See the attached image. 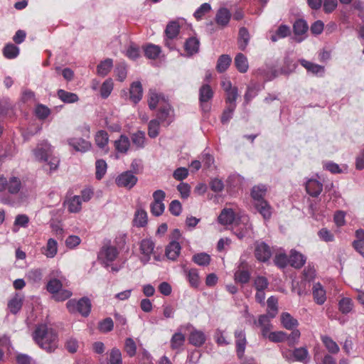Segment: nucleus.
Segmentation results:
<instances>
[{"label":"nucleus","mask_w":364,"mask_h":364,"mask_svg":"<svg viewBox=\"0 0 364 364\" xmlns=\"http://www.w3.org/2000/svg\"><path fill=\"white\" fill-rule=\"evenodd\" d=\"M109 364H122V353L119 349L113 348L109 353Z\"/></svg>","instance_id":"obj_55"},{"label":"nucleus","mask_w":364,"mask_h":364,"mask_svg":"<svg viewBox=\"0 0 364 364\" xmlns=\"http://www.w3.org/2000/svg\"><path fill=\"white\" fill-rule=\"evenodd\" d=\"M192 260L199 266H208L210 262V256L205 252L195 254Z\"/></svg>","instance_id":"obj_42"},{"label":"nucleus","mask_w":364,"mask_h":364,"mask_svg":"<svg viewBox=\"0 0 364 364\" xmlns=\"http://www.w3.org/2000/svg\"><path fill=\"white\" fill-rule=\"evenodd\" d=\"M234 63L236 68L240 73H245L247 71L249 68L248 61L247 57L244 54L241 53H237L235 58Z\"/></svg>","instance_id":"obj_25"},{"label":"nucleus","mask_w":364,"mask_h":364,"mask_svg":"<svg viewBox=\"0 0 364 364\" xmlns=\"http://www.w3.org/2000/svg\"><path fill=\"white\" fill-rule=\"evenodd\" d=\"M67 142L75 151L82 153L89 151L92 146L90 141L82 138H69Z\"/></svg>","instance_id":"obj_10"},{"label":"nucleus","mask_w":364,"mask_h":364,"mask_svg":"<svg viewBox=\"0 0 364 364\" xmlns=\"http://www.w3.org/2000/svg\"><path fill=\"white\" fill-rule=\"evenodd\" d=\"M114 144L117 151L125 154L129 150L130 141L126 135L122 134L117 140L114 141Z\"/></svg>","instance_id":"obj_24"},{"label":"nucleus","mask_w":364,"mask_h":364,"mask_svg":"<svg viewBox=\"0 0 364 364\" xmlns=\"http://www.w3.org/2000/svg\"><path fill=\"white\" fill-rule=\"evenodd\" d=\"M267 188L264 185L255 186L251 191V196L255 202L264 200V197L266 194Z\"/></svg>","instance_id":"obj_35"},{"label":"nucleus","mask_w":364,"mask_h":364,"mask_svg":"<svg viewBox=\"0 0 364 364\" xmlns=\"http://www.w3.org/2000/svg\"><path fill=\"white\" fill-rule=\"evenodd\" d=\"M50 114V109L42 104H39L36 108V114L40 119H46Z\"/></svg>","instance_id":"obj_58"},{"label":"nucleus","mask_w":364,"mask_h":364,"mask_svg":"<svg viewBox=\"0 0 364 364\" xmlns=\"http://www.w3.org/2000/svg\"><path fill=\"white\" fill-rule=\"evenodd\" d=\"M119 251L114 246L105 245L100 251V257L106 267L109 265L110 262H114L118 257Z\"/></svg>","instance_id":"obj_7"},{"label":"nucleus","mask_w":364,"mask_h":364,"mask_svg":"<svg viewBox=\"0 0 364 364\" xmlns=\"http://www.w3.org/2000/svg\"><path fill=\"white\" fill-rule=\"evenodd\" d=\"M274 262L279 268H284L289 264V258L286 254L280 253L274 257Z\"/></svg>","instance_id":"obj_59"},{"label":"nucleus","mask_w":364,"mask_h":364,"mask_svg":"<svg viewBox=\"0 0 364 364\" xmlns=\"http://www.w3.org/2000/svg\"><path fill=\"white\" fill-rule=\"evenodd\" d=\"M291 34L289 26L282 24L280 25L275 33L272 35L270 39L272 42H276L279 38H284L289 36Z\"/></svg>","instance_id":"obj_32"},{"label":"nucleus","mask_w":364,"mask_h":364,"mask_svg":"<svg viewBox=\"0 0 364 364\" xmlns=\"http://www.w3.org/2000/svg\"><path fill=\"white\" fill-rule=\"evenodd\" d=\"M124 350L129 357H134L136 353V344L132 338H127L124 341Z\"/></svg>","instance_id":"obj_48"},{"label":"nucleus","mask_w":364,"mask_h":364,"mask_svg":"<svg viewBox=\"0 0 364 364\" xmlns=\"http://www.w3.org/2000/svg\"><path fill=\"white\" fill-rule=\"evenodd\" d=\"M114 323L111 318H106L99 323V329L103 333H107L113 329Z\"/></svg>","instance_id":"obj_60"},{"label":"nucleus","mask_w":364,"mask_h":364,"mask_svg":"<svg viewBox=\"0 0 364 364\" xmlns=\"http://www.w3.org/2000/svg\"><path fill=\"white\" fill-rule=\"evenodd\" d=\"M250 278V273L246 270H238L235 274V279L241 284H246Z\"/></svg>","instance_id":"obj_62"},{"label":"nucleus","mask_w":364,"mask_h":364,"mask_svg":"<svg viewBox=\"0 0 364 364\" xmlns=\"http://www.w3.org/2000/svg\"><path fill=\"white\" fill-rule=\"evenodd\" d=\"M23 305V299L18 295H16L8 302V309L13 314H16L21 309Z\"/></svg>","instance_id":"obj_37"},{"label":"nucleus","mask_w":364,"mask_h":364,"mask_svg":"<svg viewBox=\"0 0 364 364\" xmlns=\"http://www.w3.org/2000/svg\"><path fill=\"white\" fill-rule=\"evenodd\" d=\"M186 277L190 283V285L193 288H197L199 286V276L196 269H191L185 271Z\"/></svg>","instance_id":"obj_45"},{"label":"nucleus","mask_w":364,"mask_h":364,"mask_svg":"<svg viewBox=\"0 0 364 364\" xmlns=\"http://www.w3.org/2000/svg\"><path fill=\"white\" fill-rule=\"evenodd\" d=\"M109 141V136L106 131L100 130L95 135V143L101 149H105Z\"/></svg>","instance_id":"obj_44"},{"label":"nucleus","mask_w":364,"mask_h":364,"mask_svg":"<svg viewBox=\"0 0 364 364\" xmlns=\"http://www.w3.org/2000/svg\"><path fill=\"white\" fill-rule=\"evenodd\" d=\"M300 64L305 68L309 72L313 74L317 75L318 73H324V67L318 64H315L305 59L299 60Z\"/></svg>","instance_id":"obj_26"},{"label":"nucleus","mask_w":364,"mask_h":364,"mask_svg":"<svg viewBox=\"0 0 364 364\" xmlns=\"http://www.w3.org/2000/svg\"><path fill=\"white\" fill-rule=\"evenodd\" d=\"M250 35L247 28L241 27L239 29L237 45L240 50L244 51L249 44Z\"/></svg>","instance_id":"obj_17"},{"label":"nucleus","mask_w":364,"mask_h":364,"mask_svg":"<svg viewBox=\"0 0 364 364\" xmlns=\"http://www.w3.org/2000/svg\"><path fill=\"white\" fill-rule=\"evenodd\" d=\"M33 154L38 161H48L50 155L52 154L51 146L47 142L39 144L33 150Z\"/></svg>","instance_id":"obj_9"},{"label":"nucleus","mask_w":364,"mask_h":364,"mask_svg":"<svg viewBox=\"0 0 364 364\" xmlns=\"http://www.w3.org/2000/svg\"><path fill=\"white\" fill-rule=\"evenodd\" d=\"M235 338L236 353L238 358H242L245 354L247 339L245 332L242 329H237L234 333Z\"/></svg>","instance_id":"obj_8"},{"label":"nucleus","mask_w":364,"mask_h":364,"mask_svg":"<svg viewBox=\"0 0 364 364\" xmlns=\"http://www.w3.org/2000/svg\"><path fill=\"white\" fill-rule=\"evenodd\" d=\"M132 143L137 149H143L145 146V133L142 131H138L134 133L131 136Z\"/></svg>","instance_id":"obj_43"},{"label":"nucleus","mask_w":364,"mask_h":364,"mask_svg":"<svg viewBox=\"0 0 364 364\" xmlns=\"http://www.w3.org/2000/svg\"><path fill=\"white\" fill-rule=\"evenodd\" d=\"M200 41L196 37L188 38L184 45L185 50L189 55H193L198 53Z\"/></svg>","instance_id":"obj_21"},{"label":"nucleus","mask_w":364,"mask_h":364,"mask_svg":"<svg viewBox=\"0 0 364 364\" xmlns=\"http://www.w3.org/2000/svg\"><path fill=\"white\" fill-rule=\"evenodd\" d=\"M19 48L13 43H7L3 48V55L7 59L16 58L19 54Z\"/></svg>","instance_id":"obj_33"},{"label":"nucleus","mask_w":364,"mask_h":364,"mask_svg":"<svg viewBox=\"0 0 364 364\" xmlns=\"http://www.w3.org/2000/svg\"><path fill=\"white\" fill-rule=\"evenodd\" d=\"M112 66L113 60L111 58L105 59L97 65V74L102 77L106 76L111 70Z\"/></svg>","instance_id":"obj_34"},{"label":"nucleus","mask_w":364,"mask_h":364,"mask_svg":"<svg viewBox=\"0 0 364 364\" xmlns=\"http://www.w3.org/2000/svg\"><path fill=\"white\" fill-rule=\"evenodd\" d=\"M322 190V183L316 179H310L306 183V191L312 197H317Z\"/></svg>","instance_id":"obj_14"},{"label":"nucleus","mask_w":364,"mask_h":364,"mask_svg":"<svg viewBox=\"0 0 364 364\" xmlns=\"http://www.w3.org/2000/svg\"><path fill=\"white\" fill-rule=\"evenodd\" d=\"M287 333L282 331H273L269 333L268 339L273 343H282L286 341Z\"/></svg>","instance_id":"obj_54"},{"label":"nucleus","mask_w":364,"mask_h":364,"mask_svg":"<svg viewBox=\"0 0 364 364\" xmlns=\"http://www.w3.org/2000/svg\"><path fill=\"white\" fill-rule=\"evenodd\" d=\"M181 245L178 241L172 240L166 247V256L168 259L176 260L181 252Z\"/></svg>","instance_id":"obj_16"},{"label":"nucleus","mask_w":364,"mask_h":364,"mask_svg":"<svg viewBox=\"0 0 364 364\" xmlns=\"http://www.w3.org/2000/svg\"><path fill=\"white\" fill-rule=\"evenodd\" d=\"M63 287L62 282L57 279H50L46 286L47 291L53 295Z\"/></svg>","instance_id":"obj_56"},{"label":"nucleus","mask_w":364,"mask_h":364,"mask_svg":"<svg viewBox=\"0 0 364 364\" xmlns=\"http://www.w3.org/2000/svg\"><path fill=\"white\" fill-rule=\"evenodd\" d=\"M160 98L161 95H159L155 90L151 89L149 90L148 104L150 109L154 110L156 108Z\"/></svg>","instance_id":"obj_53"},{"label":"nucleus","mask_w":364,"mask_h":364,"mask_svg":"<svg viewBox=\"0 0 364 364\" xmlns=\"http://www.w3.org/2000/svg\"><path fill=\"white\" fill-rule=\"evenodd\" d=\"M321 341L330 353L336 354L339 352V346L331 337L323 336Z\"/></svg>","instance_id":"obj_36"},{"label":"nucleus","mask_w":364,"mask_h":364,"mask_svg":"<svg viewBox=\"0 0 364 364\" xmlns=\"http://www.w3.org/2000/svg\"><path fill=\"white\" fill-rule=\"evenodd\" d=\"M254 286L256 290H265L269 286V282L266 277L259 276L255 278Z\"/></svg>","instance_id":"obj_64"},{"label":"nucleus","mask_w":364,"mask_h":364,"mask_svg":"<svg viewBox=\"0 0 364 364\" xmlns=\"http://www.w3.org/2000/svg\"><path fill=\"white\" fill-rule=\"evenodd\" d=\"M306 262V257L304 255L296 252V250H291L289 256V264L291 267L299 269Z\"/></svg>","instance_id":"obj_20"},{"label":"nucleus","mask_w":364,"mask_h":364,"mask_svg":"<svg viewBox=\"0 0 364 364\" xmlns=\"http://www.w3.org/2000/svg\"><path fill=\"white\" fill-rule=\"evenodd\" d=\"M66 307L70 314L78 313L83 317H87L91 311L92 304L90 299L84 296L79 300H68Z\"/></svg>","instance_id":"obj_2"},{"label":"nucleus","mask_w":364,"mask_h":364,"mask_svg":"<svg viewBox=\"0 0 364 364\" xmlns=\"http://www.w3.org/2000/svg\"><path fill=\"white\" fill-rule=\"evenodd\" d=\"M151 213L155 216H160L163 214L165 210V205L164 203L152 202L150 205Z\"/></svg>","instance_id":"obj_63"},{"label":"nucleus","mask_w":364,"mask_h":364,"mask_svg":"<svg viewBox=\"0 0 364 364\" xmlns=\"http://www.w3.org/2000/svg\"><path fill=\"white\" fill-rule=\"evenodd\" d=\"M180 26L176 21L170 22L165 29L166 37L168 38H175L179 33Z\"/></svg>","instance_id":"obj_40"},{"label":"nucleus","mask_w":364,"mask_h":364,"mask_svg":"<svg viewBox=\"0 0 364 364\" xmlns=\"http://www.w3.org/2000/svg\"><path fill=\"white\" fill-rule=\"evenodd\" d=\"M33 338L40 348L51 353L58 347V335L46 324H39L33 333Z\"/></svg>","instance_id":"obj_1"},{"label":"nucleus","mask_w":364,"mask_h":364,"mask_svg":"<svg viewBox=\"0 0 364 364\" xmlns=\"http://www.w3.org/2000/svg\"><path fill=\"white\" fill-rule=\"evenodd\" d=\"M236 108V105L232 104L231 105H228L226 108L223 110L220 121L222 124H225L229 122V121L232 118L233 112Z\"/></svg>","instance_id":"obj_52"},{"label":"nucleus","mask_w":364,"mask_h":364,"mask_svg":"<svg viewBox=\"0 0 364 364\" xmlns=\"http://www.w3.org/2000/svg\"><path fill=\"white\" fill-rule=\"evenodd\" d=\"M185 342V336L180 332L175 333L171 339V346L173 349L181 348Z\"/></svg>","instance_id":"obj_51"},{"label":"nucleus","mask_w":364,"mask_h":364,"mask_svg":"<svg viewBox=\"0 0 364 364\" xmlns=\"http://www.w3.org/2000/svg\"><path fill=\"white\" fill-rule=\"evenodd\" d=\"M235 218V213L231 208H224L218 216V222L223 225L232 224Z\"/></svg>","instance_id":"obj_19"},{"label":"nucleus","mask_w":364,"mask_h":364,"mask_svg":"<svg viewBox=\"0 0 364 364\" xmlns=\"http://www.w3.org/2000/svg\"><path fill=\"white\" fill-rule=\"evenodd\" d=\"M188 340L191 344L199 347L205 343V336L202 331L194 330L190 333Z\"/></svg>","instance_id":"obj_27"},{"label":"nucleus","mask_w":364,"mask_h":364,"mask_svg":"<svg viewBox=\"0 0 364 364\" xmlns=\"http://www.w3.org/2000/svg\"><path fill=\"white\" fill-rule=\"evenodd\" d=\"M137 181V177L132 171H127L117 176L116 183L119 187L131 189L136 185Z\"/></svg>","instance_id":"obj_5"},{"label":"nucleus","mask_w":364,"mask_h":364,"mask_svg":"<svg viewBox=\"0 0 364 364\" xmlns=\"http://www.w3.org/2000/svg\"><path fill=\"white\" fill-rule=\"evenodd\" d=\"M313 296L316 302L321 305L326 301V292L320 283H316L313 287Z\"/></svg>","instance_id":"obj_28"},{"label":"nucleus","mask_w":364,"mask_h":364,"mask_svg":"<svg viewBox=\"0 0 364 364\" xmlns=\"http://www.w3.org/2000/svg\"><path fill=\"white\" fill-rule=\"evenodd\" d=\"M58 252V243L53 238H50L45 247L44 255L48 258L54 257Z\"/></svg>","instance_id":"obj_38"},{"label":"nucleus","mask_w":364,"mask_h":364,"mask_svg":"<svg viewBox=\"0 0 364 364\" xmlns=\"http://www.w3.org/2000/svg\"><path fill=\"white\" fill-rule=\"evenodd\" d=\"M116 75L117 77V80L120 82H122L124 80V79L127 77V68L124 63H121L116 65L115 70H114Z\"/></svg>","instance_id":"obj_61"},{"label":"nucleus","mask_w":364,"mask_h":364,"mask_svg":"<svg viewBox=\"0 0 364 364\" xmlns=\"http://www.w3.org/2000/svg\"><path fill=\"white\" fill-rule=\"evenodd\" d=\"M255 209L262 215L264 220H269L272 216V208L269 203L264 200H260L254 203Z\"/></svg>","instance_id":"obj_15"},{"label":"nucleus","mask_w":364,"mask_h":364,"mask_svg":"<svg viewBox=\"0 0 364 364\" xmlns=\"http://www.w3.org/2000/svg\"><path fill=\"white\" fill-rule=\"evenodd\" d=\"M160 122L158 119H151L148 124V135L154 139L159 134Z\"/></svg>","instance_id":"obj_50"},{"label":"nucleus","mask_w":364,"mask_h":364,"mask_svg":"<svg viewBox=\"0 0 364 364\" xmlns=\"http://www.w3.org/2000/svg\"><path fill=\"white\" fill-rule=\"evenodd\" d=\"M143 88L141 83L139 81L132 83L129 90V98L134 103L137 104L142 98Z\"/></svg>","instance_id":"obj_12"},{"label":"nucleus","mask_w":364,"mask_h":364,"mask_svg":"<svg viewBox=\"0 0 364 364\" xmlns=\"http://www.w3.org/2000/svg\"><path fill=\"white\" fill-rule=\"evenodd\" d=\"M113 81L112 79H107L100 87V95L102 98H107L113 90Z\"/></svg>","instance_id":"obj_49"},{"label":"nucleus","mask_w":364,"mask_h":364,"mask_svg":"<svg viewBox=\"0 0 364 364\" xmlns=\"http://www.w3.org/2000/svg\"><path fill=\"white\" fill-rule=\"evenodd\" d=\"M134 225L142 228L147 224V213L144 210L136 211L134 218Z\"/></svg>","instance_id":"obj_41"},{"label":"nucleus","mask_w":364,"mask_h":364,"mask_svg":"<svg viewBox=\"0 0 364 364\" xmlns=\"http://www.w3.org/2000/svg\"><path fill=\"white\" fill-rule=\"evenodd\" d=\"M66 203L70 213H78L82 208V200L80 196H74L68 199Z\"/></svg>","instance_id":"obj_29"},{"label":"nucleus","mask_w":364,"mask_h":364,"mask_svg":"<svg viewBox=\"0 0 364 364\" xmlns=\"http://www.w3.org/2000/svg\"><path fill=\"white\" fill-rule=\"evenodd\" d=\"M107 165L105 160L99 159L95 162V177L97 180H100L103 178L107 172Z\"/></svg>","instance_id":"obj_46"},{"label":"nucleus","mask_w":364,"mask_h":364,"mask_svg":"<svg viewBox=\"0 0 364 364\" xmlns=\"http://www.w3.org/2000/svg\"><path fill=\"white\" fill-rule=\"evenodd\" d=\"M353 304L350 298L344 297L338 302L339 311L344 314H348L353 309Z\"/></svg>","instance_id":"obj_47"},{"label":"nucleus","mask_w":364,"mask_h":364,"mask_svg":"<svg viewBox=\"0 0 364 364\" xmlns=\"http://www.w3.org/2000/svg\"><path fill=\"white\" fill-rule=\"evenodd\" d=\"M214 92L211 87L205 84L199 89V102L203 112H208L210 109L208 102L213 97Z\"/></svg>","instance_id":"obj_4"},{"label":"nucleus","mask_w":364,"mask_h":364,"mask_svg":"<svg viewBox=\"0 0 364 364\" xmlns=\"http://www.w3.org/2000/svg\"><path fill=\"white\" fill-rule=\"evenodd\" d=\"M21 188V181L19 178L12 176L8 180L6 190L11 194H17Z\"/></svg>","instance_id":"obj_31"},{"label":"nucleus","mask_w":364,"mask_h":364,"mask_svg":"<svg viewBox=\"0 0 364 364\" xmlns=\"http://www.w3.org/2000/svg\"><path fill=\"white\" fill-rule=\"evenodd\" d=\"M281 323L284 328L287 330H293L299 326V321L289 313L284 312L281 314Z\"/></svg>","instance_id":"obj_18"},{"label":"nucleus","mask_w":364,"mask_h":364,"mask_svg":"<svg viewBox=\"0 0 364 364\" xmlns=\"http://www.w3.org/2000/svg\"><path fill=\"white\" fill-rule=\"evenodd\" d=\"M308 29L309 26L306 21L302 18L296 20L293 25V31L296 36L306 33Z\"/></svg>","instance_id":"obj_39"},{"label":"nucleus","mask_w":364,"mask_h":364,"mask_svg":"<svg viewBox=\"0 0 364 364\" xmlns=\"http://www.w3.org/2000/svg\"><path fill=\"white\" fill-rule=\"evenodd\" d=\"M231 18V13L227 8H220L215 15L216 23L221 26L225 27L228 23Z\"/></svg>","instance_id":"obj_13"},{"label":"nucleus","mask_w":364,"mask_h":364,"mask_svg":"<svg viewBox=\"0 0 364 364\" xmlns=\"http://www.w3.org/2000/svg\"><path fill=\"white\" fill-rule=\"evenodd\" d=\"M144 55L149 58L155 60L156 59L161 52V48L159 46L148 43L143 46Z\"/></svg>","instance_id":"obj_22"},{"label":"nucleus","mask_w":364,"mask_h":364,"mask_svg":"<svg viewBox=\"0 0 364 364\" xmlns=\"http://www.w3.org/2000/svg\"><path fill=\"white\" fill-rule=\"evenodd\" d=\"M172 110L169 105H165L160 107L157 113V119L159 122L165 126H168L173 121L171 116Z\"/></svg>","instance_id":"obj_11"},{"label":"nucleus","mask_w":364,"mask_h":364,"mask_svg":"<svg viewBox=\"0 0 364 364\" xmlns=\"http://www.w3.org/2000/svg\"><path fill=\"white\" fill-rule=\"evenodd\" d=\"M232 62V58L229 55H221L217 62L216 70L218 73H222L225 72L230 66Z\"/></svg>","instance_id":"obj_30"},{"label":"nucleus","mask_w":364,"mask_h":364,"mask_svg":"<svg viewBox=\"0 0 364 364\" xmlns=\"http://www.w3.org/2000/svg\"><path fill=\"white\" fill-rule=\"evenodd\" d=\"M291 333L290 334L287 333V338L286 341L288 343V345L289 346H294L295 344H296L299 341V339L301 336V333L299 330H298L296 328L291 330Z\"/></svg>","instance_id":"obj_57"},{"label":"nucleus","mask_w":364,"mask_h":364,"mask_svg":"<svg viewBox=\"0 0 364 364\" xmlns=\"http://www.w3.org/2000/svg\"><path fill=\"white\" fill-rule=\"evenodd\" d=\"M58 98L64 103H75L78 102L79 97L77 94L74 92H68L63 89H59L57 91Z\"/></svg>","instance_id":"obj_23"},{"label":"nucleus","mask_w":364,"mask_h":364,"mask_svg":"<svg viewBox=\"0 0 364 364\" xmlns=\"http://www.w3.org/2000/svg\"><path fill=\"white\" fill-rule=\"evenodd\" d=\"M255 256L260 262H265L272 256L270 247L264 242H256L255 244Z\"/></svg>","instance_id":"obj_6"},{"label":"nucleus","mask_w":364,"mask_h":364,"mask_svg":"<svg viewBox=\"0 0 364 364\" xmlns=\"http://www.w3.org/2000/svg\"><path fill=\"white\" fill-rule=\"evenodd\" d=\"M155 243L150 238L143 239L139 244V250L141 253L140 261L144 264H147L151 255L154 253Z\"/></svg>","instance_id":"obj_3"}]
</instances>
